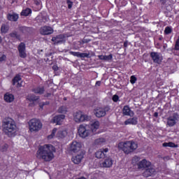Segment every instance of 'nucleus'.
<instances>
[{"instance_id": "f03ea898", "label": "nucleus", "mask_w": 179, "mask_h": 179, "mask_svg": "<svg viewBox=\"0 0 179 179\" xmlns=\"http://www.w3.org/2000/svg\"><path fill=\"white\" fill-rule=\"evenodd\" d=\"M99 127H100V122L99 121L91 122L85 126L80 125L78 134L81 138L92 136V135H96V131L99 129Z\"/></svg>"}, {"instance_id": "09e8293b", "label": "nucleus", "mask_w": 179, "mask_h": 179, "mask_svg": "<svg viewBox=\"0 0 179 179\" xmlns=\"http://www.w3.org/2000/svg\"><path fill=\"white\" fill-rule=\"evenodd\" d=\"M40 2H41L40 0H34V4L35 5H37V6L40 5Z\"/></svg>"}, {"instance_id": "c85d7f7f", "label": "nucleus", "mask_w": 179, "mask_h": 179, "mask_svg": "<svg viewBox=\"0 0 179 179\" xmlns=\"http://www.w3.org/2000/svg\"><path fill=\"white\" fill-rule=\"evenodd\" d=\"M33 92L37 94H43V93H44V87H36L33 90Z\"/></svg>"}, {"instance_id": "aec40b11", "label": "nucleus", "mask_w": 179, "mask_h": 179, "mask_svg": "<svg viewBox=\"0 0 179 179\" xmlns=\"http://www.w3.org/2000/svg\"><path fill=\"white\" fill-rule=\"evenodd\" d=\"M122 114L123 115H129V117H134V111L131 110L129 106H124L122 109Z\"/></svg>"}, {"instance_id": "b1692460", "label": "nucleus", "mask_w": 179, "mask_h": 179, "mask_svg": "<svg viewBox=\"0 0 179 179\" xmlns=\"http://www.w3.org/2000/svg\"><path fill=\"white\" fill-rule=\"evenodd\" d=\"M20 80H22V78H20V76L17 75L13 79V85L15 86V85H16V83H17V87H21L22 84L20 83H19V82H20Z\"/></svg>"}, {"instance_id": "39448f33", "label": "nucleus", "mask_w": 179, "mask_h": 179, "mask_svg": "<svg viewBox=\"0 0 179 179\" xmlns=\"http://www.w3.org/2000/svg\"><path fill=\"white\" fill-rule=\"evenodd\" d=\"M29 131L31 132H38L43 128V123L38 119H31L29 122Z\"/></svg>"}, {"instance_id": "7c9ffc66", "label": "nucleus", "mask_w": 179, "mask_h": 179, "mask_svg": "<svg viewBox=\"0 0 179 179\" xmlns=\"http://www.w3.org/2000/svg\"><path fill=\"white\" fill-rule=\"evenodd\" d=\"M95 145H104L106 143V139L103 138H97L94 141Z\"/></svg>"}, {"instance_id": "a878e982", "label": "nucleus", "mask_w": 179, "mask_h": 179, "mask_svg": "<svg viewBox=\"0 0 179 179\" xmlns=\"http://www.w3.org/2000/svg\"><path fill=\"white\" fill-rule=\"evenodd\" d=\"M31 14V9L27 8L21 12V16H29Z\"/></svg>"}, {"instance_id": "680f3d73", "label": "nucleus", "mask_w": 179, "mask_h": 179, "mask_svg": "<svg viewBox=\"0 0 179 179\" xmlns=\"http://www.w3.org/2000/svg\"><path fill=\"white\" fill-rule=\"evenodd\" d=\"M159 40H162V38H159Z\"/></svg>"}, {"instance_id": "f8f14e48", "label": "nucleus", "mask_w": 179, "mask_h": 179, "mask_svg": "<svg viewBox=\"0 0 179 179\" xmlns=\"http://www.w3.org/2000/svg\"><path fill=\"white\" fill-rule=\"evenodd\" d=\"M40 33L43 36H48L54 33V29H52L50 27L45 26L40 29Z\"/></svg>"}, {"instance_id": "20e7f679", "label": "nucleus", "mask_w": 179, "mask_h": 179, "mask_svg": "<svg viewBox=\"0 0 179 179\" xmlns=\"http://www.w3.org/2000/svg\"><path fill=\"white\" fill-rule=\"evenodd\" d=\"M120 149H122L126 155L132 153L134 150L138 149V144L134 141H126L125 143H120L118 145Z\"/></svg>"}, {"instance_id": "cd10ccee", "label": "nucleus", "mask_w": 179, "mask_h": 179, "mask_svg": "<svg viewBox=\"0 0 179 179\" xmlns=\"http://www.w3.org/2000/svg\"><path fill=\"white\" fill-rule=\"evenodd\" d=\"M162 146H164V148H178V145H176L173 142H169V143H164L162 144Z\"/></svg>"}, {"instance_id": "6ab92c4d", "label": "nucleus", "mask_w": 179, "mask_h": 179, "mask_svg": "<svg viewBox=\"0 0 179 179\" xmlns=\"http://www.w3.org/2000/svg\"><path fill=\"white\" fill-rule=\"evenodd\" d=\"M70 54L71 55H73L74 57H78V58H90L89 53H81L79 52H70Z\"/></svg>"}, {"instance_id": "ddd939ff", "label": "nucleus", "mask_w": 179, "mask_h": 179, "mask_svg": "<svg viewBox=\"0 0 179 179\" xmlns=\"http://www.w3.org/2000/svg\"><path fill=\"white\" fill-rule=\"evenodd\" d=\"M18 51L21 58H26L27 57L26 54V45L24 43H21L18 45Z\"/></svg>"}, {"instance_id": "5fc2aeb1", "label": "nucleus", "mask_w": 179, "mask_h": 179, "mask_svg": "<svg viewBox=\"0 0 179 179\" xmlns=\"http://www.w3.org/2000/svg\"><path fill=\"white\" fill-rule=\"evenodd\" d=\"M101 85V81H97L96 83V86H100Z\"/></svg>"}, {"instance_id": "0eeeda50", "label": "nucleus", "mask_w": 179, "mask_h": 179, "mask_svg": "<svg viewBox=\"0 0 179 179\" xmlns=\"http://www.w3.org/2000/svg\"><path fill=\"white\" fill-rule=\"evenodd\" d=\"M110 111L109 106H105L104 108H99L94 110V114L97 118H101V117H106V114Z\"/></svg>"}, {"instance_id": "13d9d810", "label": "nucleus", "mask_w": 179, "mask_h": 179, "mask_svg": "<svg viewBox=\"0 0 179 179\" xmlns=\"http://www.w3.org/2000/svg\"><path fill=\"white\" fill-rule=\"evenodd\" d=\"M1 43H2V38L0 36V44H1Z\"/></svg>"}, {"instance_id": "a19ab883", "label": "nucleus", "mask_w": 179, "mask_h": 179, "mask_svg": "<svg viewBox=\"0 0 179 179\" xmlns=\"http://www.w3.org/2000/svg\"><path fill=\"white\" fill-rule=\"evenodd\" d=\"M90 41H91L90 39L85 37L83 40H82V43H80V44H87V43H90Z\"/></svg>"}, {"instance_id": "864d4df0", "label": "nucleus", "mask_w": 179, "mask_h": 179, "mask_svg": "<svg viewBox=\"0 0 179 179\" xmlns=\"http://www.w3.org/2000/svg\"><path fill=\"white\" fill-rule=\"evenodd\" d=\"M160 3H162V5H166V0H161Z\"/></svg>"}, {"instance_id": "9d476101", "label": "nucleus", "mask_w": 179, "mask_h": 179, "mask_svg": "<svg viewBox=\"0 0 179 179\" xmlns=\"http://www.w3.org/2000/svg\"><path fill=\"white\" fill-rule=\"evenodd\" d=\"M150 55L155 64H162V61H163L162 54L157 52H151Z\"/></svg>"}, {"instance_id": "473e14b6", "label": "nucleus", "mask_w": 179, "mask_h": 179, "mask_svg": "<svg viewBox=\"0 0 179 179\" xmlns=\"http://www.w3.org/2000/svg\"><path fill=\"white\" fill-rule=\"evenodd\" d=\"M10 37H12V38H17V40H19L20 38V36L17 34V32L15 31H13L9 34Z\"/></svg>"}, {"instance_id": "4be33fe9", "label": "nucleus", "mask_w": 179, "mask_h": 179, "mask_svg": "<svg viewBox=\"0 0 179 179\" xmlns=\"http://www.w3.org/2000/svg\"><path fill=\"white\" fill-rule=\"evenodd\" d=\"M7 19L10 22H17V19H19V15L15 13H8L7 15Z\"/></svg>"}, {"instance_id": "f704fd0d", "label": "nucleus", "mask_w": 179, "mask_h": 179, "mask_svg": "<svg viewBox=\"0 0 179 179\" xmlns=\"http://www.w3.org/2000/svg\"><path fill=\"white\" fill-rule=\"evenodd\" d=\"M66 111H68V109L66 106H60L58 109V113H60L61 114H65Z\"/></svg>"}, {"instance_id": "f257e3e1", "label": "nucleus", "mask_w": 179, "mask_h": 179, "mask_svg": "<svg viewBox=\"0 0 179 179\" xmlns=\"http://www.w3.org/2000/svg\"><path fill=\"white\" fill-rule=\"evenodd\" d=\"M55 147L50 144L40 145L36 152V157L42 159L44 162H51L54 159V153H55Z\"/></svg>"}, {"instance_id": "de8ad7c7", "label": "nucleus", "mask_w": 179, "mask_h": 179, "mask_svg": "<svg viewBox=\"0 0 179 179\" xmlns=\"http://www.w3.org/2000/svg\"><path fill=\"white\" fill-rule=\"evenodd\" d=\"M55 132H57V129H53L52 134L50 136H48V138H52V136H54Z\"/></svg>"}, {"instance_id": "bf43d9fd", "label": "nucleus", "mask_w": 179, "mask_h": 179, "mask_svg": "<svg viewBox=\"0 0 179 179\" xmlns=\"http://www.w3.org/2000/svg\"><path fill=\"white\" fill-rule=\"evenodd\" d=\"M91 179H97V178H96V177H92V178H91Z\"/></svg>"}, {"instance_id": "7ed1b4c3", "label": "nucleus", "mask_w": 179, "mask_h": 179, "mask_svg": "<svg viewBox=\"0 0 179 179\" xmlns=\"http://www.w3.org/2000/svg\"><path fill=\"white\" fill-rule=\"evenodd\" d=\"M3 128L6 135L15 136V134H16V124H15V122L12 119H4L3 121Z\"/></svg>"}, {"instance_id": "5701e85b", "label": "nucleus", "mask_w": 179, "mask_h": 179, "mask_svg": "<svg viewBox=\"0 0 179 179\" xmlns=\"http://www.w3.org/2000/svg\"><path fill=\"white\" fill-rule=\"evenodd\" d=\"M129 124L131 125H136V124H138V117H134L132 118L127 119L124 122V125H129Z\"/></svg>"}, {"instance_id": "412c9836", "label": "nucleus", "mask_w": 179, "mask_h": 179, "mask_svg": "<svg viewBox=\"0 0 179 179\" xmlns=\"http://www.w3.org/2000/svg\"><path fill=\"white\" fill-rule=\"evenodd\" d=\"M101 167L110 168L113 166V159L111 158L105 159L104 162L101 164Z\"/></svg>"}, {"instance_id": "423d86ee", "label": "nucleus", "mask_w": 179, "mask_h": 179, "mask_svg": "<svg viewBox=\"0 0 179 179\" xmlns=\"http://www.w3.org/2000/svg\"><path fill=\"white\" fill-rule=\"evenodd\" d=\"M74 120L76 122H86V121H90L92 117L85 115L82 111L79 110L74 113Z\"/></svg>"}, {"instance_id": "a211bd4d", "label": "nucleus", "mask_w": 179, "mask_h": 179, "mask_svg": "<svg viewBox=\"0 0 179 179\" xmlns=\"http://www.w3.org/2000/svg\"><path fill=\"white\" fill-rule=\"evenodd\" d=\"M150 162H148L146 161V159H143L142 161L139 162L137 164V167L138 169H140L141 170L148 169V167H149V166H150Z\"/></svg>"}, {"instance_id": "1a4fd4ad", "label": "nucleus", "mask_w": 179, "mask_h": 179, "mask_svg": "<svg viewBox=\"0 0 179 179\" xmlns=\"http://www.w3.org/2000/svg\"><path fill=\"white\" fill-rule=\"evenodd\" d=\"M179 115L177 113H173L172 115L167 118L166 124L169 127H174L177 122H178Z\"/></svg>"}, {"instance_id": "603ef678", "label": "nucleus", "mask_w": 179, "mask_h": 179, "mask_svg": "<svg viewBox=\"0 0 179 179\" xmlns=\"http://www.w3.org/2000/svg\"><path fill=\"white\" fill-rule=\"evenodd\" d=\"M52 69H53V71H58V66H53Z\"/></svg>"}, {"instance_id": "58836bf2", "label": "nucleus", "mask_w": 179, "mask_h": 179, "mask_svg": "<svg viewBox=\"0 0 179 179\" xmlns=\"http://www.w3.org/2000/svg\"><path fill=\"white\" fill-rule=\"evenodd\" d=\"M173 30L171 29V28L170 27H166L165 30H164V33L165 34H170V33H171Z\"/></svg>"}, {"instance_id": "3c124183", "label": "nucleus", "mask_w": 179, "mask_h": 179, "mask_svg": "<svg viewBox=\"0 0 179 179\" xmlns=\"http://www.w3.org/2000/svg\"><path fill=\"white\" fill-rule=\"evenodd\" d=\"M124 47L127 48L128 47V41H124Z\"/></svg>"}, {"instance_id": "9b49d317", "label": "nucleus", "mask_w": 179, "mask_h": 179, "mask_svg": "<svg viewBox=\"0 0 179 179\" xmlns=\"http://www.w3.org/2000/svg\"><path fill=\"white\" fill-rule=\"evenodd\" d=\"M156 174V169L150 165L148 168L145 169V171L143 173V177L148 178L150 177V176H154Z\"/></svg>"}, {"instance_id": "052dcab7", "label": "nucleus", "mask_w": 179, "mask_h": 179, "mask_svg": "<svg viewBox=\"0 0 179 179\" xmlns=\"http://www.w3.org/2000/svg\"><path fill=\"white\" fill-rule=\"evenodd\" d=\"M64 100H66V97H64Z\"/></svg>"}, {"instance_id": "6e6d98bb", "label": "nucleus", "mask_w": 179, "mask_h": 179, "mask_svg": "<svg viewBox=\"0 0 179 179\" xmlns=\"http://www.w3.org/2000/svg\"><path fill=\"white\" fill-rule=\"evenodd\" d=\"M154 117H155V118H157V117H159V113L155 112V113H154Z\"/></svg>"}, {"instance_id": "c756f323", "label": "nucleus", "mask_w": 179, "mask_h": 179, "mask_svg": "<svg viewBox=\"0 0 179 179\" xmlns=\"http://www.w3.org/2000/svg\"><path fill=\"white\" fill-rule=\"evenodd\" d=\"M27 99L29 100V101H37V100H38L39 97L36 96V95H34V94H30V95L27 96Z\"/></svg>"}, {"instance_id": "dca6fc26", "label": "nucleus", "mask_w": 179, "mask_h": 179, "mask_svg": "<svg viewBox=\"0 0 179 179\" xmlns=\"http://www.w3.org/2000/svg\"><path fill=\"white\" fill-rule=\"evenodd\" d=\"M107 152H108V148L101 149L95 153V157L96 159H104L107 156Z\"/></svg>"}, {"instance_id": "6e6552de", "label": "nucleus", "mask_w": 179, "mask_h": 179, "mask_svg": "<svg viewBox=\"0 0 179 179\" xmlns=\"http://www.w3.org/2000/svg\"><path fill=\"white\" fill-rule=\"evenodd\" d=\"M81 150H82V143L76 141H73L70 144V147L69 148V150L70 153H78V152H80Z\"/></svg>"}, {"instance_id": "ea45409f", "label": "nucleus", "mask_w": 179, "mask_h": 179, "mask_svg": "<svg viewBox=\"0 0 179 179\" xmlns=\"http://www.w3.org/2000/svg\"><path fill=\"white\" fill-rule=\"evenodd\" d=\"M113 59V55H109L108 56H104L103 61H111Z\"/></svg>"}, {"instance_id": "e433bc0d", "label": "nucleus", "mask_w": 179, "mask_h": 179, "mask_svg": "<svg viewBox=\"0 0 179 179\" xmlns=\"http://www.w3.org/2000/svg\"><path fill=\"white\" fill-rule=\"evenodd\" d=\"M8 30H9V27L8 26L3 24L1 28V33H8Z\"/></svg>"}, {"instance_id": "393cba45", "label": "nucleus", "mask_w": 179, "mask_h": 179, "mask_svg": "<svg viewBox=\"0 0 179 179\" xmlns=\"http://www.w3.org/2000/svg\"><path fill=\"white\" fill-rule=\"evenodd\" d=\"M4 100L7 103H12L15 100V96L12 94H6L4 95Z\"/></svg>"}, {"instance_id": "a18cd8bd", "label": "nucleus", "mask_w": 179, "mask_h": 179, "mask_svg": "<svg viewBox=\"0 0 179 179\" xmlns=\"http://www.w3.org/2000/svg\"><path fill=\"white\" fill-rule=\"evenodd\" d=\"M118 99H120L118 95H114L113 96V101H115V103H117V101H118Z\"/></svg>"}, {"instance_id": "2eb2a0df", "label": "nucleus", "mask_w": 179, "mask_h": 179, "mask_svg": "<svg viewBox=\"0 0 179 179\" xmlns=\"http://www.w3.org/2000/svg\"><path fill=\"white\" fill-rule=\"evenodd\" d=\"M52 41H53L55 44H62V43H65V36L64 34L57 35L52 38Z\"/></svg>"}, {"instance_id": "c9c22d12", "label": "nucleus", "mask_w": 179, "mask_h": 179, "mask_svg": "<svg viewBox=\"0 0 179 179\" xmlns=\"http://www.w3.org/2000/svg\"><path fill=\"white\" fill-rule=\"evenodd\" d=\"M8 148H9V145L8 144L4 143L1 145L0 150L1 152H6L8 150Z\"/></svg>"}, {"instance_id": "f3484780", "label": "nucleus", "mask_w": 179, "mask_h": 179, "mask_svg": "<svg viewBox=\"0 0 179 179\" xmlns=\"http://www.w3.org/2000/svg\"><path fill=\"white\" fill-rule=\"evenodd\" d=\"M64 115H58L53 117L52 122H53V124H57V125H61V124H62V121H64Z\"/></svg>"}, {"instance_id": "37998d69", "label": "nucleus", "mask_w": 179, "mask_h": 179, "mask_svg": "<svg viewBox=\"0 0 179 179\" xmlns=\"http://www.w3.org/2000/svg\"><path fill=\"white\" fill-rule=\"evenodd\" d=\"M66 3L68 5L69 9H71L72 8V6L73 5V3L72 1H71V0H67L66 1Z\"/></svg>"}, {"instance_id": "c03bdc74", "label": "nucleus", "mask_w": 179, "mask_h": 179, "mask_svg": "<svg viewBox=\"0 0 179 179\" xmlns=\"http://www.w3.org/2000/svg\"><path fill=\"white\" fill-rule=\"evenodd\" d=\"M175 49L179 50V36H178V38L176 40V45H175Z\"/></svg>"}, {"instance_id": "4468645a", "label": "nucleus", "mask_w": 179, "mask_h": 179, "mask_svg": "<svg viewBox=\"0 0 179 179\" xmlns=\"http://www.w3.org/2000/svg\"><path fill=\"white\" fill-rule=\"evenodd\" d=\"M85 156V151H80V154L73 157L71 160L74 164H79Z\"/></svg>"}, {"instance_id": "2f4dec72", "label": "nucleus", "mask_w": 179, "mask_h": 179, "mask_svg": "<svg viewBox=\"0 0 179 179\" xmlns=\"http://www.w3.org/2000/svg\"><path fill=\"white\" fill-rule=\"evenodd\" d=\"M66 135H68V133L66 131V130H59L57 133L59 138H65Z\"/></svg>"}, {"instance_id": "8fccbe9b", "label": "nucleus", "mask_w": 179, "mask_h": 179, "mask_svg": "<svg viewBox=\"0 0 179 179\" xmlns=\"http://www.w3.org/2000/svg\"><path fill=\"white\" fill-rule=\"evenodd\" d=\"M104 57H105V55H99L98 58H99V59L104 61Z\"/></svg>"}, {"instance_id": "79ce46f5", "label": "nucleus", "mask_w": 179, "mask_h": 179, "mask_svg": "<svg viewBox=\"0 0 179 179\" xmlns=\"http://www.w3.org/2000/svg\"><path fill=\"white\" fill-rule=\"evenodd\" d=\"M136 77L135 76H131L130 78V82L132 85L136 82Z\"/></svg>"}, {"instance_id": "bb28decb", "label": "nucleus", "mask_w": 179, "mask_h": 179, "mask_svg": "<svg viewBox=\"0 0 179 179\" xmlns=\"http://www.w3.org/2000/svg\"><path fill=\"white\" fill-rule=\"evenodd\" d=\"M19 30L22 33H30V31H31V28L27 27H20Z\"/></svg>"}, {"instance_id": "72a5a7b5", "label": "nucleus", "mask_w": 179, "mask_h": 179, "mask_svg": "<svg viewBox=\"0 0 179 179\" xmlns=\"http://www.w3.org/2000/svg\"><path fill=\"white\" fill-rule=\"evenodd\" d=\"M139 160H141V158L135 156L132 158L131 163L134 166H136V164L138 166V163H139Z\"/></svg>"}, {"instance_id": "4c0bfd02", "label": "nucleus", "mask_w": 179, "mask_h": 179, "mask_svg": "<svg viewBox=\"0 0 179 179\" xmlns=\"http://www.w3.org/2000/svg\"><path fill=\"white\" fill-rule=\"evenodd\" d=\"M48 104H50L49 101L41 102L39 103V107L40 108H43L44 106H48Z\"/></svg>"}, {"instance_id": "4d7b16f0", "label": "nucleus", "mask_w": 179, "mask_h": 179, "mask_svg": "<svg viewBox=\"0 0 179 179\" xmlns=\"http://www.w3.org/2000/svg\"><path fill=\"white\" fill-rule=\"evenodd\" d=\"M50 96H51V94H50V93H48V94H46V97H50Z\"/></svg>"}, {"instance_id": "49530a36", "label": "nucleus", "mask_w": 179, "mask_h": 179, "mask_svg": "<svg viewBox=\"0 0 179 179\" xmlns=\"http://www.w3.org/2000/svg\"><path fill=\"white\" fill-rule=\"evenodd\" d=\"M5 59H6V56L5 55H3L1 57H0V62H3V61H5Z\"/></svg>"}]
</instances>
